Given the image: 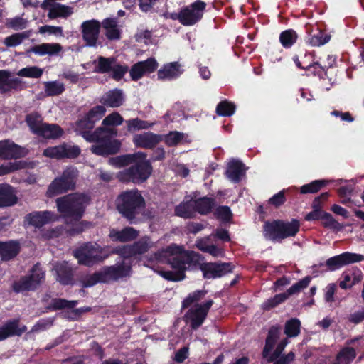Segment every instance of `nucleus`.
<instances>
[{
    "label": "nucleus",
    "instance_id": "37",
    "mask_svg": "<svg viewBox=\"0 0 364 364\" xmlns=\"http://www.w3.org/2000/svg\"><path fill=\"white\" fill-rule=\"evenodd\" d=\"M80 282L82 287L87 288L91 287L97 283H106V279L104 277L102 269H100L92 274L84 276L80 279Z\"/></svg>",
    "mask_w": 364,
    "mask_h": 364
},
{
    "label": "nucleus",
    "instance_id": "3",
    "mask_svg": "<svg viewBox=\"0 0 364 364\" xmlns=\"http://www.w3.org/2000/svg\"><path fill=\"white\" fill-rule=\"evenodd\" d=\"M147 154L139 151L132 154H127L112 159L111 161L119 166L134 164L128 168L117 173V178L123 183L132 182L141 183L146 181L151 176L152 166L149 160L146 159Z\"/></svg>",
    "mask_w": 364,
    "mask_h": 364
},
{
    "label": "nucleus",
    "instance_id": "36",
    "mask_svg": "<svg viewBox=\"0 0 364 364\" xmlns=\"http://www.w3.org/2000/svg\"><path fill=\"white\" fill-rule=\"evenodd\" d=\"M26 122L29 127L31 131L38 135L41 129L43 126V118L38 112H32L26 116Z\"/></svg>",
    "mask_w": 364,
    "mask_h": 364
},
{
    "label": "nucleus",
    "instance_id": "29",
    "mask_svg": "<svg viewBox=\"0 0 364 364\" xmlns=\"http://www.w3.org/2000/svg\"><path fill=\"white\" fill-rule=\"evenodd\" d=\"M17 201L13 188L9 184H0V208L12 206Z\"/></svg>",
    "mask_w": 364,
    "mask_h": 364
},
{
    "label": "nucleus",
    "instance_id": "17",
    "mask_svg": "<svg viewBox=\"0 0 364 364\" xmlns=\"http://www.w3.org/2000/svg\"><path fill=\"white\" fill-rule=\"evenodd\" d=\"M26 331L27 327L21 325L18 318L8 320L0 326V341L12 336H21Z\"/></svg>",
    "mask_w": 364,
    "mask_h": 364
},
{
    "label": "nucleus",
    "instance_id": "8",
    "mask_svg": "<svg viewBox=\"0 0 364 364\" xmlns=\"http://www.w3.org/2000/svg\"><path fill=\"white\" fill-rule=\"evenodd\" d=\"M73 254L80 264L87 267H92L108 257L103 247L92 242L82 244L73 250Z\"/></svg>",
    "mask_w": 364,
    "mask_h": 364
},
{
    "label": "nucleus",
    "instance_id": "12",
    "mask_svg": "<svg viewBox=\"0 0 364 364\" xmlns=\"http://www.w3.org/2000/svg\"><path fill=\"white\" fill-rule=\"evenodd\" d=\"M206 4L197 0L188 6L181 8L182 25L190 26L196 24L202 18Z\"/></svg>",
    "mask_w": 364,
    "mask_h": 364
},
{
    "label": "nucleus",
    "instance_id": "18",
    "mask_svg": "<svg viewBox=\"0 0 364 364\" xmlns=\"http://www.w3.org/2000/svg\"><path fill=\"white\" fill-rule=\"evenodd\" d=\"M163 141V135L157 134L151 132H146L135 134L133 137V143L136 147L152 149L159 142Z\"/></svg>",
    "mask_w": 364,
    "mask_h": 364
},
{
    "label": "nucleus",
    "instance_id": "21",
    "mask_svg": "<svg viewBox=\"0 0 364 364\" xmlns=\"http://www.w3.org/2000/svg\"><path fill=\"white\" fill-rule=\"evenodd\" d=\"M157 67L158 63L154 58H148L146 60L140 61L134 64L129 71L130 76L133 80H138L141 78L144 74L155 71Z\"/></svg>",
    "mask_w": 364,
    "mask_h": 364
},
{
    "label": "nucleus",
    "instance_id": "42",
    "mask_svg": "<svg viewBox=\"0 0 364 364\" xmlns=\"http://www.w3.org/2000/svg\"><path fill=\"white\" fill-rule=\"evenodd\" d=\"M300 321L293 318L285 323L284 333L289 338L296 337L300 333Z\"/></svg>",
    "mask_w": 364,
    "mask_h": 364
},
{
    "label": "nucleus",
    "instance_id": "35",
    "mask_svg": "<svg viewBox=\"0 0 364 364\" xmlns=\"http://www.w3.org/2000/svg\"><path fill=\"white\" fill-rule=\"evenodd\" d=\"M279 328L277 326H272L270 328L266 338L265 346L262 351L263 357H268L269 353H270L273 349L277 341L279 338Z\"/></svg>",
    "mask_w": 364,
    "mask_h": 364
},
{
    "label": "nucleus",
    "instance_id": "47",
    "mask_svg": "<svg viewBox=\"0 0 364 364\" xmlns=\"http://www.w3.org/2000/svg\"><path fill=\"white\" fill-rule=\"evenodd\" d=\"M293 60L296 66L301 69L310 70L311 68H314V70L313 73L314 75H320L326 70V68L320 65L318 62L310 64L302 63L300 61L299 56L297 55L294 56Z\"/></svg>",
    "mask_w": 364,
    "mask_h": 364
},
{
    "label": "nucleus",
    "instance_id": "14",
    "mask_svg": "<svg viewBox=\"0 0 364 364\" xmlns=\"http://www.w3.org/2000/svg\"><path fill=\"white\" fill-rule=\"evenodd\" d=\"M26 87V82L18 77H13L8 70H0V95L12 91L20 92Z\"/></svg>",
    "mask_w": 364,
    "mask_h": 364
},
{
    "label": "nucleus",
    "instance_id": "63",
    "mask_svg": "<svg viewBox=\"0 0 364 364\" xmlns=\"http://www.w3.org/2000/svg\"><path fill=\"white\" fill-rule=\"evenodd\" d=\"M152 37V32L149 30L138 31L134 35V39L138 43L147 44Z\"/></svg>",
    "mask_w": 364,
    "mask_h": 364
},
{
    "label": "nucleus",
    "instance_id": "55",
    "mask_svg": "<svg viewBox=\"0 0 364 364\" xmlns=\"http://www.w3.org/2000/svg\"><path fill=\"white\" fill-rule=\"evenodd\" d=\"M311 280V277L309 276L305 277L302 279L299 280L298 282L293 284L291 287H290L287 290L286 294L288 295V297L289 296L294 295L295 294H297L306 288L310 282Z\"/></svg>",
    "mask_w": 364,
    "mask_h": 364
},
{
    "label": "nucleus",
    "instance_id": "58",
    "mask_svg": "<svg viewBox=\"0 0 364 364\" xmlns=\"http://www.w3.org/2000/svg\"><path fill=\"white\" fill-rule=\"evenodd\" d=\"M63 159H75L81 153L80 148L77 145L63 144Z\"/></svg>",
    "mask_w": 364,
    "mask_h": 364
},
{
    "label": "nucleus",
    "instance_id": "19",
    "mask_svg": "<svg viewBox=\"0 0 364 364\" xmlns=\"http://www.w3.org/2000/svg\"><path fill=\"white\" fill-rule=\"evenodd\" d=\"M26 221L31 225L41 228L50 222L57 221L58 216L51 211H35L26 215Z\"/></svg>",
    "mask_w": 364,
    "mask_h": 364
},
{
    "label": "nucleus",
    "instance_id": "9",
    "mask_svg": "<svg viewBox=\"0 0 364 364\" xmlns=\"http://www.w3.org/2000/svg\"><path fill=\"white\" fill-rule=\"evenodd\" d=\"M46 278L45 271L39 264L33 265L28 275H24L14 280L11 284V289L16 294L36 290Z\"/></svg>",
    "mask_w": 364,
    "mask_h": 364
},
{
    "label": "nucleus",
    "instance_id": "60",
    "mask_svg": "<svg viewBox=\"0 0 364 364\" xmlns=\"http://www.w3.org/2000/svg\"><path fill=\"white\" fill-rule=\"evenodd\" d=\"M216 218L223 222H228L231 220L232 214L228 206H219L215 211Z\"/></svg>",
    "mask_w": 364,
    "mask_h": 364
},
{
    "label": "nucleus",
    "instance_id": "25",
    "mask_svg": "<svg viewBox=\"0 0 364 364\" xmlns=\"http://www.w3.org/2000/svg\"><path fill=\"white\" fill-rule=\"evenodd\" d=\"M21 244L18 240L0 241V257L2 261H9L20 252Z\"/></svg>",
    "mask_w": 364,
    "mask_h": 364
},
{
    "label": "nucleus",
    "instance_id": "51",
    "mask_svg": "<svg viewBox=\"0 0 364 364\" xmlns=\"http://www.w3.org/2000/svg\"><path fill=\"white\" fill-rule=\"evenodd\" d=\"M331 39V35L319 31L309 38L308 43L314 47L321 46L327 43Z\"/></svg>",
    "mask_w": 364,
    "mask_h": 364
},
{
    "label": "nucleus",
    "instance_id": "31",
    "mask_svg": "<svg viewBox=\"0 0 364 364\" xmlns=\"http://www.w3.org/2000/svg\"><path fill=\"white\" fill-rule=\"evenodd\" d=\"M55 271L56 272V279L60 284L68 285L73 283V270L67 262L57 264L55 267Z\"/></svg>",
    "mask_w": 364,
    "mask_h": 364
},
{
    "label": "nucleus",
    "instance_id": "32",
    "mask_svg": "<svg viewBox=\"0 0 364 364\" xmlns=\"http://www.w3.org/2000/svg\"><path fill=\"white\" fill-rule=\"evenodd\" d=\"M48 4L49 5L48 9V17L50 19H55L59 17L66 18L73 13V8L69 6L63 5L58 3Z\"/></svg>",
    "mask_w": 364,
    "mask_h": 364
},
{
    "label": "nucleus",
    "instance_id": "45",
    "mask_svg": "<svg viewBox=\"0 0 364 364\" xmlns=\"http://www.w3.org/2000/svg\"><path fill=\"white\" fill-rule=\"evenodd\" d=\"M328 183V181L326 180H315L311 183L302 186L300 188V192L303 194L316 193Z\"/></svg>",
    "mask_w": 364,
    "mask_h": 364
},
{
    "label": "nucleus",
    "instance_id": "48",
    "mask_svg": "<svg viewBox=\"0 0 364 364\" xmlns=\"http://www.w3.org/2000/svg\"><path fill=\"white\" fill-rule=\"evenodd\" d=\"M207 291L205 290H197L192 293H190L183 301L182 307L183 309L188 308L193 304L198 302L203 299L206 295Z\"/></svg>",
    "mask_w": 364,
    "mask_h": 364
},
{
    "label": "nucleus",
    "instance_id": "46",
    "mask_svg": "<svg viewBox=\"0 0 364 364\" xmlns=\"http://www.w3.org/2000/svg\"><path fill=\"white\" fill-rule=\"evenodd\" d=\"M30 36L28 31L17 33L12 34L4 40V43L7 47H16L22 43L23 41L28 38Z\"/></svg>",
    "mask_w": 364,
    "mask_h": 364
},
{
    "label": "nucleus",
    "instance_id": "26",
    "mask_svg": "<svg viewBox=\"0 0 364 364\" xmlns=\"http://www.w3.org/2000/svg\"><path fill=\"white\" fill-rule=\"evenodd\" d=\"M63 50V46L58 43H43L31 47L28 50V53H34L37 55H56Z\"/></svg>",
    "mask_w": 364,
    "mask_h": 364
},
{
    "label": "nucleus",
    "instance_id": "6",
    "mask_svg": "<svg viewBox=\"0 0 364 364\" xmlns=\"http://www.w3.org/2000/svg\"><path fill=\"white\" fill-rule=\"evenodd\" d=\"M299 228L300 223L296 219H292L291 221H267L263 226L264 236L273 242H281L287 237H294L299 231Z\"/></svg>",
    "mask_w": 364,
    "mask_h": 364
},
{
    "label": "nucleus",
    "instance_id": "39",
    "mask_svg": "<svg viewBox=\"0 0 364 364\" xmlns=\"http://www.w3.org/2000/svg\"><path fill=\"white\" fill-rule=\"evenodd\" d=\"M28 167V163L25 161H10L0 165V176L9 174L14 171L25 169Z\"/></svg>",
    "mask_w": 364,
    "mask_h": 364
},
{
    "label": "nucleus",
    "instance_id": "13",
    "mask_svg": "<svg viewBox=\"0 0 364 364\" xmlns=\"http://www.w3.org/2000/svg\"><path fill=\"white\" fill-rule=\"evenodd\" d=\"M101 23L96 19L87 20L80 25L82 38L87 47L96 48L100 33Z\"/></svg>",
    "mask_w": 364,
    "mask_h": 364
},
{
    "label": "nucleus",
    "instance_id": "24",
    "mask_svg": "<svg viewBox=\"0 0 364 364\" xmlns=\"http://www.w3.org/2000/svg\"><path fill=\"white\" fill-rule=\"evenodd\" d=\"M100 102L105 107H119L124 102V93L119 89L109 90L101 97Z\"/></svg>",
    "mask_w": 364,
    "mask_h": 364
},
{
    "label": "nucleus",
    "instance_id": "4",
    "mask_svg": "<svg viewBox=\"0 0 364 364\" xmlns=\"http://www.w3.org/2000/svg\"><path fill=\"white\" fill-rule=\"evenodd\" d=\"M90 201L89 194L80 192L70 193L55 200L57 210L67 224L80 221Z\"/></svg>",
    "mask_w": 364,
    "mask_h": 364
},
{
    "label": "nucleus",
    "instance_id": "5",
    "mask_svg": "<svg viewBox=\"0 0 364 364\" xmlns=\"http://www.w3.org/2000/svg\"><path fill=\"white\" fill-rule=\"evenodd\" d=\"M116 206L119 213L133 223L144 211L146 202L140 191L135 189L121 193L116 200Z\"/></svg>",
    "mask_w": 364,
    "mask_h": 364
},
{
    "label": "nucleus",
    "instance_id": "62",
    "mask_svg": "<svg viewBox=\"0 0 364 364\" xmlns=\"http://www.w3.org/2000/svg\"><path fill=\"white\" fill-rule=\"evenodd\" d=\"M27 20L21 17H15L8 21L6 26L14 30H21L27 27Z\"/></svg>",
    "mask_w": 364,
    "mask_h": 364
},
{
    "label": "nucleus",
    "instance_id": "22",
    "mask_svg": "<svg viewBox=\"0 0 364 364\" xmlns=\"http://www.w3.org/2000/svg\"><path fill=\"white\" fill-rule=\"evenodd\" d=\"M106 283L111 280H117L129 275L131 267L124 262L117 263L115 265L105 267L102 269Z\"/></svg>",
    "mask_w": 364,
    "mask_h": 364
},
{
    "label": "nucleus",
    "instance_id": "20",
    "mask_svg": "<svg viewBox=\"0 0 364 364\" xmlns=\"http://www.w3.org/2000/svg\"><path fill=\"white\" fill-rule=\"evenodd\" d=\"M151 247V242L148 238H142L132 245L123 246L119 252L126 258L135 256L136 255H142L146 252Z\"/></svg>",
    "mask_w": 364,
    "mask_h": 364
},
{
    "label": "nucleus",
    "instance_id": "15",
    "mask_svg": "<svg viewBox=\"0 0 364 364\" xmlns=\"http://www.w3.org/2000/svg\"><path fill=\"white\" fill-rule=\"evenodd\" d=\"M364 260V256L357 253L346 252L339 255L332 257L328 259L325 265L330 271H335L343 266L358 262Z\"/></svg>",
    "mask_w": 364,
    "mask_h": 364
},
{
    "label": "nucleus",
    "instance_id": "16",
    "mask_svg": "<svg viewBox=\"0 0 364 364\" xmlns=\"http://www.w3.org/2000/svg\"><path fill=\"white\" fill-rule=\"evenodd\" d=\"M26 155L25 149L10 139L0 141V159L16 160Z\"/></svg>",
    "mask_w": 364,
    "mask_h": 364
},
{
    "label": "nucleus",
    "instance_id": "49",
    "mask_svg": "<svg viewBox=\"0 0 364 364\" xmlns=\"http://www.w3.org/2000/svg\"><path fill=\"white\" fill-rule=\"evenodd\" d=\"M43 73V70L37 66H29L19 70L17 75L21 77L40 78Z\"/></svg>",
    "mask_w": 364,
    "mask_h": 364
},
{
    "label": "nucleus",
    "instance_id": "1",
    "mask_svg": "<svg viewBox=\"0 0 364 364\" xmlns=\"http://www.w3.org/2000/svg\"><path fill=\"white\" fill-rule=\"evenodd\" d=\"M154 259L160 262L170 264L174 271H159V273L168 281H181L185 278L187 269H199L203 277L214 279L230 273L234 269L231 262L200 263L201 256L193 251H185L176 245H171L154 254Z\"/></svg>",
    "mask_w": 364,
    "mask_h": 364
},
{
    "label": "nucleus",
    "instance_id": "11",
    "mask_svg": "<svg viewBox=\"0 0 364 364\" xmlns=\"http://www.w3.org/2000/svg\"><path fill=\"white\" fill-rule=\"evenodd\" d=\"M213 304L212 299L203 304H197L193 306L185 314L186 321L190 323L191 328H198L204 322L208 313Z\"/></svg>",
    "mask_w": 364,
    "mask_h": 364
},
{
    "label": "nucleus",
    "instance_id": "34",
    "mask_svg": "<svg viewBox=\"0 0 364 364\" xmlns=\"http://www.w3.org/2000/svg\"><path fill=\"white\" fill-rule=\"evenodd\" d=\"M63 134V129L56 124L44 123L38 136L46 139H58Z\"/></svg>",
    "mask_w": 364,
    "mask_h": 364
},
{
    "label": "nucleus",
    "instance_id": "54",
    "mask_svg": "<svg viewBox=\"0 0 364 364\" xmlns=\"http://www.w3.org/2000/svg\"><path fill=\"white\" fill-rule=\"evenodd\" d=\"M321 220L324 227L336 231H341L344 228L343 225L339 223L330 213L326 212L323 214Z\"/></svg>",
    "mask_w": 364,
    "mask_h": 364
},
{
    "label": "nucleus",
    "instance_id": "40",
    "mask_svg": "<svg viewBox=\"0 0 364 364\" xmlns=\"http://www.w3.org/2000/svg\"><path fill=\"white\" fill-rule=\"evenodd\" d=\"M193 200L181 203L175 208V214L183 218H191L194 215Z\"/></svg>",
    "mask_w": 364,
    "mask_h": 364
},
{
    "label": "nucleus",
    "instance_id": "43",
    "mask_svg": "<svg viewBox=\"0 0 364 364\" xmlns=\"http://www.w3.org/2000/svg\"><path fill=\"white\" fill-rule=\"evenodd\" d=\"M297 38L296 31L289 29L281 33L279 41L284 48H289L296 43Z\"/></svg>",
    "mask_w": 364,
    "mask_h": 364
},
{
    "label": "nucleus",
    "instance_id": "44",
    "mask_svg": "<svg viewBox=\"0 0 364 364\" xmlns=\"http://www.w3.org/2000/svg\"><path fill=\"white\" fill-rule=\"evenodd\" d=\"M45 92L48 96H56L65 90L64 84L59 81H49L44 83Z\"/></svg>",
    "mask_w": 364,
    "mask_h": 364
},
{
    "label": "nucleus",
    "instance_id": "23",
    "mask_svg": "<svg viewBox=\"0 0 364 364\" xmlns=\"http://www.w3.org/2000/svg\"><path fill=\"white\" fill-rule=\"evenodd\" d=\"M100 23L108 40L119 41L121 38L122 29L117 18H105Z\"/></svg>",
    "mask_w": 364,
    "mask_h": 364
},
{
    "label": "nucleus",
    "instance_id": "41",
    "mask_svg": "<svg viewBox=\"0 0 364 364\" xmlns=\"http://www.w3.org/2000/svg\"><path fill=\"white\" fill-rule=\"evenodd\" d=\"M127 131L134 132L140 129H146L152 127L153 124L139 118L131 119L125 121Z\"/></svg>",
    "mask_w": 364,
    "mask_h": 364
},
{
    "label": "nucleus",
    "instance_id": "56",
    "mask_svg": "<svg viewBox=\"0 0 364 364\" xmlns=\"http://www.w3.org/2000/svg\"><path fill=\"white\" fill-rule=\"evenodd\" d=\"M124 122L123 117L119 113L114 112L107 115L102 122V127H109L110 126L116 127L121 125Z\"/></svg>",
    "mask_w": 364,
    "mask_h": 364
},
{
    "label": "nucleus",
    "instance_id": "52",
    "mask_svg": "<svg viewBox=\"0 0 364 364\" xmlns=\"http://www.w3.org/2000/svg\"><path fill=\"white\" fill-rule=\"evenodd\" d=\"M185 138V134L177 131L170 132L166 135H163V141L168 146H176L181 143Z\"/></svg>",
    "mask_w": 364,
    "mask_h": 364
},
{
    "label": "nucleus",
    "instance_id": "2",
    "mask_svg": "<svg viewBox=\"0 0 364 364\" xmlns=\"http://www.w3.org/2000/svg\"><path fill=\"white\" fill-rule=\"evenodd\" d=\"M94 126L86 116L75 124V131L87 141L95 143L90 147L92 153L98 156H108L118 152L121 144L119 141L112 139L117 136V130L113 127H99L92 132Z\"/></svg>",
    "mask_w": 364,
    "mask_h": 364
},
{
    "label": "nucleus",
    "instance_id": "10",
    "mask_svg": "<svg viewBox=\"0 0 364 364\" xmlns=\"http://www.w3.org/2000/svg\"><path fill=\"white\" fill-rule=\"evenodd\" d=\"M93 63L95 65V73L102 74L112 73L111 77L117 81L120 80L129 70L127 65L120 64L113 57L99 56Z\"/></svg>",
    "mask_w": 364,
    "mask_h": 364
},
{
    "label": "nucleus",
    "instance_id": "27",
    "mask_svg": "<svg viewBox=\"0 0 364 364\" xmlns=\"http://www.w3.org/2000/svg\"><path fill=\"white\" fill-rule=\"evenodd\" d=\"M138 232L132 227H127L122 230L112 229L109 237L114 242H126L136 239Z\"/></svg>",
    "mask_w": 364,
    "mask_h": 364
},
{
    "label": "nucleus",
    "instance_id": "30",
    "mask_svg": "<svg viewBox=\"0 0 364 364\" xmlns=\"http://www.w3.org/2000/svg\"><path fill=\"white\" fill-rule=\"evenodd\" d=\"M183 70L181 65L178 62H172L164 65L158 71V77L161 80H171L178 77Z\"/></svg>",
    "mask_w": 364,
    "mask_h": 364
},
{
    "label": "nucleus",
    "instance_id": "57",
    "mask_svg": "<svg viewBox=\"0 0 364 364\" xmlns=\"http://www.w3.org/2000/svg\"><path fill=\"white\" fill-rule=\"evenodd\" d=\"M106 109L102 105L93 107L85 115L94 124L100 120L105 114Z\"/></svg>",
    "mask_w": 364,
    "mask_h": 364
},
{
    "label": "nucleus",
    "instance_id": "38",
    "mask_svg": "<svg viewBox=\"0 0 364 364\" xmlns=\"http://www.w3.org/2000/svg\"><path fill=\"white\" fill-rule=\"evenodd\" d=\"M355 357L356 352L353 348L345 347L338 352L333 364H350Z\"/></svg>",
    "mask_w": 364,
    "mask_h": 364
},
{
    "label": "nucleus",
    "instance_id": "59",
    "mask_svg": "<svg viewBox=\"0 0 364 364\" xmlns=\"http://www.w3.org/2000/svg\"><path fill=\"white\" fill-rule=\"evenodd\" d=\"M63 144L58 146L48 147L44 149L43 155L51 159H63Z\"/></svg>",
    "mask_w": 364,
    "mask_h": 364
},
{
    "label": "nucleus",
    "instance_id": "33",
    "mask_svg": "<svg viewBox=\"0 0 364 364\" xmlns=\"http://www.w3.org/2000/svg\"><path fill=\"white\" fill-rule=\"evenodd\" d=\"M194 212L201 215H207L210 213L215 205V200L213 198L202 197L193 200Z\"/></svg>",
    "mask_w": 364,
    "mask_h": 364
},
{
    "label": "nucleus",
    "instance_id": "53",
    "mask_svg": "<svg viewBox=\"0 0 364 364\" xmlns=\"http://www.w3.org/2000/svg\"><path fill=\"white\" fill-rule=\"evenodd\" d=\"M235 106L227 100L220 102L216 107V113L219 116L230 117L234 114Z\"/></svg>",
    "mask_w": 364,
    "mask_h": 364
},
{
    "label": "nucleus",
    "instance_id": "7",
    "mask_svg": "<svg viewBox=\"0 0 364 364\" xmlns=\"http://www.w3.org/2000/svg\"><path fill=\"white\" fill-rule=\"evenodd\" d=\"M79 171L74 166H68L58 177L48 186L46 196L53 197L73 191L76 188Z\"/></svg>",
    "mask_w": 364,
    "mask_h": 364
},
{
    "label": "nucleus",
    "instance_id": "61",
    "mask_svg": "<svg viewBox=\"0 0 364 364\" xmlns=\"http://www.w3.org/2000/svg\"><path fill=\"white\" fill-rule=\"evenodd\" d=\"M287 343H288L287 338H284V339L282 340L277 346V348L274 350V351L272 353H271V352L269 353L268 357H264V358H266L268 362L274 361L281 355L282 353L283 352V350H284L285 346L287 345Z\"/></svg>",
    "mask_w": 364,
    "mask_h": 364
},
{
    "label": "nucleus",
    "instance_id": "50",
    "mask_svg": "<svg viewBox=\"0 0 364 364\" xmlns=\"http://www.w3.org/2000/svg\"><path fill=\"white\" fill-rule=\"evenodd\" d=\"M77 304V301H68L65 299H54L51 301L49 309L52 310L73 309Z\"/></svg>",
    "mask_w": 364,
    "mask_h": 364
},
{
    "label": "nucleus",
    "instance_id": "64",
    "mask_svg": "<svg viewBox=\"0 0 364 364\" xmlns=\"http://www.w3.org/2000/svg\"><path fill=\"white\" fill-rule=\"evenodd\" d=\"M285 201H286V198H285V192L284 190H282V191H279L278 193L274 195L269 200V204H271L277 208L283 205Z\"/></svg>",
    "mask_w": 364,
    "mask_h": 364
},
{
    "label": "nucleus",
    "instance_id": "28",
    "mask_svg": "<svg viewBox=\"0 0 364 364\" xmlns=\"http://www.w3.org/2000/svg\"><path fill=\"white\" fill-rule=\"evenodd\" d=\"M244 164L237 160H232L225 172L227 178L233 183H239L245 175Z\"/></svg>",
    "mask_w": 364,
    "mask_h": 364
}]
</instances>
